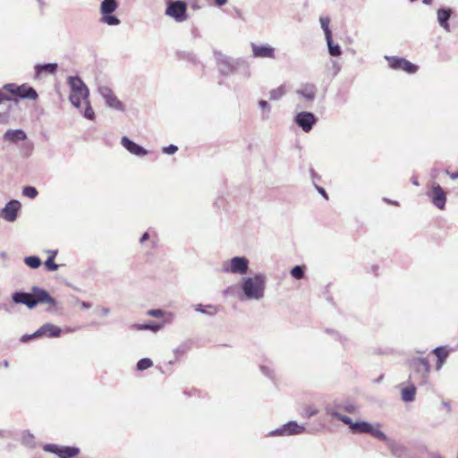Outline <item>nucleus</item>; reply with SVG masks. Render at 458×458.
<instances>
[{
  "mask_svg": "<svg viewBox=\"0 0 458 458\" xmlns=\"http://www.w3.org/2000/svg\"><path fill=\"white\" fill-rule=\"evenodd\" d=\"M13 300L16 303L25 304L30 309H33L38 303H47L52 307L55 305V299L47 291L38 288H33L32 293H15Z\"/></svg>",
  "mask_w": 458,
  "mask_h": 458,
  "instance_id": "f257e3e1",
  "label": "nucleus"
},
{
  "mask_svg": "<svg viewBox=\"0 0 458 458\" xmlns=\"http://www.w3.org/2000/svg\"><path fill=\"white\" fill-rule=\"evenodd\" d=\"M12 99L11 101L18 102L19 99H31L38 98L37 91L28 84L17 85L15 83L5 84L2 89Z\"/></svg>",
  "mask_w": 458,
  "mask_h": 458,
  "instance_id": "f03ea898",
  "label": "nucleus"
},
{
  "mask_svg": "<svg viewBox=\"0 0 458 458\" xmlns=\"http://www.w3.org/2000/svg\"><path fill=\"white\" fill-rule=\"evenodd\" d=\"M69 85L71 87L69 98L75 107H81L83 102L88 103L89 89L80 78L70 77Z\"/></svg>",
  "mask_w": 458,
  "mask_h": 458,
  "instance_id": "7ed1b4c3",
  "label": "nucleus"
},
{
  "mask_svg": "<svg viewBox=\"0 0 458 458\" xmlns=\"http://www.w3.org/2000/svg\"><path fill=\"white\" fill-rule=\"evenodd\" d=\"M265 277L263 276H255L244 280L242 289L247 297L250 299H259L264 294Z\"/></svg>",
  "mask_w": 458,
  "mask_h": 458,
  "instance_id": "20e7f679",
  "label": "nucleus"
},
{
  "mask_svg": "<svg viewBox=\"0 0 458 458\" xmlns=\"http://www.w3.org/2000/svg\"><path fill=\"white\" fill-rule=\"evenodd\" d=\"M351 430L352 433H366L379 440H386V436L380 430L378 424L373 426L366 421L353 422Z\"/></svg>",
  "mask_w": 458,
  "mask_h": 458,
  "instance_id": "39448f33",
  "label": "nucleus"
},
{
  "mask_svg": "<svg viewBox=\"0 0 458 458\" xmlns=\"http://www.w3.org/2000/svg\"><path fill=\"white\" fill-rule=\"evenodd\" d=\"M117 2L115 0H104L101 3L100 12L102 14L101 21L114 26L118 25L120 23V20L111 13H114L117 9Z\"/></svg>",
  "mask_w": 458,
  "mask_h": 458,
  "instance_id": "423d86ee",
  "label": "nucleus"
},
{
  "mask_svg": "<svg viewBox=\"0 0 458 458\" xmlns=\"http://www.w3.org/2000/svg\"><path fill=\"white\" fill-rule=\"evenodd\" d=\"M165 14L177 22L186 21L188 18L186 3L182 1L171 2L165 9Z\"/></svg>",
  "mask_w": 458,
  "mask_h": 458,
  "instance_id": "0eeeda50",
  "label": "nucleus"
},
{
  "mask_svg": "<svg viewBox=\"0 0 458 458\" xmlns=\"http://www.w3.org/2000/svg\"><path fill=\"white\" fill-rule=\"evenodd\" d=\"M249 261L244 257H234L223 266V270L227 273L243 275L248 270Z\"/></svg>",
  "mask_w": 458,
  "mask_h": 458,
  "instance_id": "6e6552de",
  "label": "nucleus"
},
{
  "mask_svg": "<svg viewBox=\"0 0 458 458\" xmlns=\"http://www.w3.org/2000/svg\"><path fill=\"white\" fill-rule=\"evenodd\" d=\"M43 449L58 455L60 458H73L80 454V449L74 446H62L55 444L46 445Z\"/></svg>",
  "mask_w": 458,
  "mask_h": 458,
  "instance_id": "1a4fd4ad",
  "label": "nucleus"
},
{
  "mask_svg": "<svg viewBox=\"0 0 458 458\" xmlns=\"http://www.w3.org/2000/svg\"><path fill=\"white\" fill-rule=\"evenodd\" d=\"M387 61L389 66L394 70H403L408 73H414L418 70V67L415 64L404 58L392 56L388 57Z\"/></svg>",
  "mask_w": 458,
  "mask_h": 458,
  "instance_id": "9d476101",
  "label": "nucleus"
},
{
  "mask_svg": "<svg viewBox=\"0 0 458 458\" xmlns=\"http://www.w3.org/2000/svg\"><path fill=\"white\" fill-rule=\"evenodd\" d=\"M316 121L314 114L309 112L299 113L295 118L296 123L306 132L312 129Z\"/></svg>",
  "mask_w": 458,
  "mask_h": 458,
  "instance_id": "9b49d317",
  "label": "nucleus"
},
{
  "mask_svg": "<svg viewBox=\"0 0 458 458\" xmlns=\"http://www.w3.org/2000/svg\"><path fill=\"white\" fill-rule=\"evenodd\" d=\"M431 197L432 203L439 209L443 210L446 202V194L443 188L437 184L432 187V191L429 194Z\"/></svg>",
  "mask_w": 458,
  "mask_h": 458,
  "instance_id": "f8f14e48",
  "label": "nucleus"
},
{
  "mask_svg": "<svg viewBox=\"0 0 458 458\" xmlns=\"http://www.w3.org/2000/svg\"><path fill=\"white\" fill-rule=\"evenodd\" d=\"M21 207V205L18 200L13 199L9 201L2 210L3 217L9 222L15 221Z\"/></svg>",
  "mask_w": 458,
  "mask_h": 458,
  "instance_id": "ddd939ff",
  "label": "nucleus"
},
{
  "mask_svg": "<svg viewBox=\"0 0 458 458\" xmlns=\"http://www.w3.org/2000/svg\"><path fill=\"white\" fill-rule=\"evenodd\" d=\"M411 367L417 372L421 374V377L424 380L426 376L428 374L430 365L428 360L424 358H414L410 362Z\"/></svg>",
  "mask_w": 458,
  "mask_h": 458,
  "instance_id": "4468645a",
  "label": "nucleus"
},
{
  "mask_svg": "<svg viewBox=\"0 0 458 458\" xmlns=\"http://www.w3.org/2000/svg\"><path fill=\"white\" fill-rule=\"evenodd\" d=\"M251 49L254 57L258 58H274L275 48L268 45L251 44Z\"/></svg>",
  "mask_w": 458,
  "mask_h": 458,
  "instance_id": "2eb2a0df",
  "label": "nucleus"
},
{
  "mask_svg": "<svg viewBox=\"0 0 458 458\" xmlns=\"http://www.w3.org/2000/svg\"><path fill=\"white\" fill-rule=\"evenodd\" d=\"M61 335V329L53 324H45L39 327L34 335L47 336V337H58Z\"/></svg>",
  "mask_w": 458,
  "mask_h": 458,
  "instance_id": "dca6fc26",
  "label": "nucleus"
},
{
  "mask_svg": "<svg viewBox=\"0 0 458 458\" xmlns=\"http://www.w3.org/2000/svg\"><path fill=\"white\" fill-rule=\"evenodd\" d=\"M122 145L131 153L138 157H142L147 154V150L140 147V145L136 144L135 142L131 141L127 137L122 138Z\"/></svg>",
  "mask_w": 458,
  "mask_h": 458,
  "instance_id": "f3484780",
  "label": "nucleus"
},
{
  "mask_svg": "<svg viewBox=\"0 0 458 458\" xmlns=\"http://www.w3.org/2000/svg\"><path fill=\"white\" fill-rule=\"evenodd\" d=\"M102 95L105 98L106 104L115 109H122L123 104L122 102L116 98V96L114 94V92L109 89H102Z\"/></svg>",
  "mask_w": 458,
  "mask_h": 458,
  "instance_id": "a211bd4d",
  "label": "nucleus"
},
{
  "mask_svg": "<svg viewBox=\"0 0 458 458\" xmlns=\"http://www.w3.org/2000/svg\"><path fill=\"white\" fill-rule=\"evenodd\" d=\"M305 431V428L303 426L298 425L294 421L288 422L284 426L282 429H280L281 435H297L301 434Z\"/></svg>",
  "mask_w": 458,
  "mask_h": 458,
  "instance_id": "6ab92c4d",
  "label": "nucleus"
},
{
  "mask_svg": "<svg viewBox=\"0 0 458 458\" xmlns=\"http://www.w3.org/2000/svg\"><path fill=\"white\" fill-rule=\"evenodd\" d=\"M433 353L437 357V364L436 369L438 370L442 368L443 364L445 363V360L447 359L449 355V351L446 347L441 346L437 347L433 351Z\"/></svg>",
  "mask_w": 458,
  "mask_h": 458,
  "instance_id": "aec40b11",
  "label": "nucleus"
},
{
  "mask_svg": "<svg viewBox=\"0 0 458 458\" xmlns=\"http://www.w3.org/2000/svg\"><path fill=\"white\" fill-rule=\"evenodd\" d=\"M27 136L22 130H8L4 134V139L10 142H17L26 140Z\"/></svg>",
  "mask_w": 458,
  "mask_h": 458,
  "instance_id": "412c9836",
  "label": "nucleus"
},
{
  "mask_svg": "<svg viewBox=\"0 0 458 458\" xmlns=\"http://www.w3.org/2000/svg\"><path fill=\"white\" fill-rule=\"evenodd\" d=\"M317 89L314 84L307 83L301 86L298 93L308 100L314 99Z\"/></svg>",
  "mask_w": 458,
  "mask_h": 458,
  "instance_id": "4be33fe9",
  "label": "nucleus"
},
{
  "mask_svg": "<svg viewBox=\"0 0 458 458\" xmlns=\"http://www.w3.org/2000/svg\"><path fill=\"white\" fill-rule=\"evenodd\" d=\"M451 16V10L449 9H440L437 12V20L439 24L445 30H448L449 24L448 20Z\"/></svg>",
  "mask_w": 458,
  "mask_h": 458,
  "instance_id": "5701e85b",
  "label": "nucleus"
},
{
  "mask_svg": "<svg viewBox=\"0 0 458 458\" xmlns=\"http://www.w3.org/2000/svg\"><path fill=\"white\" fill-rule=\"evenodd\" d=\"M57 69L56 64H47L44 65H38L36 67V76L38 78L43 72L54 73Z\"/></svg>",
  "mask_w": 458,
  "mask_h": 458,
  "instance_id": "b1692460",
  "label": "nucleus"
},
{
  "mask_svg": "<svg viewBox=\"0 0 458 458\" xmlns=\"http://www.w3.org/2000/svg\"><path fill=\"white\" fill-rule=\"evenodd\" d=\"M416 389L413 386L405 387L402 390V398L405 402H411L414 399Z\"/></svg>",
  "mask_w": 458,
  "mask_h": 458,
  "instance_id": "393cba45",
  "label": "nucleus"
},
{
  "mask_svg": "<svg viewBox=\"0 0 458 458\" xmlns=\"http://www.w3.org/2000/svg\"><path fill=\"white\" fill-rule=\"evenodd\" d=\"M327 43L328 46L329 54L333 56H338L341 55V48L338 45H335L332 39V36L330 38H326Z\"/></svg>",
  "mask_w": 458,
  "mask_h": 458,
  "instance_id": "a878e982",
  "label": "nucleus"
},
{
  "mask_svg": "<svg viewBox=\"0 0 458 458\" xmlns=\"http://www.w3.org/2000/svg\"><path fill=\"white\" fill-rule=\"evenodd\" d=\"M24 263L30 268H38L41 266V260L38 257L30 256L24 259Z\"/></svg>",
  "mask_w": 458,
  "mask_h": 458,
  "instance_id": "bb28decb",
  "label": "nucleus"
},
{
  "mask_svg": "<svg viewBox=\"0 0 458 458\" xmlns=\"http://www.w3.org/2000/svg\"><path fill=\"white\" fill-rule=\"evenodd\" d=\"M164 327V323L156 324V323H149V324H144V325H139L137 326L138 329L140 330H151L154 332H157L160 330Z\"/></svg>",
  "mask_w": 458,
  "mask_h": 458,
  "instance_id": "cd10ccee",
  "label": "nucleus"
},
{
  "mask_svg": "<svg viewBox=\"0 0 458 458\" xmlns=\"http://www.w3.org/2000/svg\"><path fill=\"white\" fill-rule=\"evenodd\" d=\"M330 19L327 17H321L320 23L321 27L325 32L326 38H330L332 36L331 30L329 29Z\"/></svg>",
  "mask_w": 458,
  "mask_h": 458,
  "instance_id": "c85d7f7f",
  "label": "nucleus"
},
{
  "mask_svg": "<svg viewBox=\"0 0 458 458\" xmlns=\"http://www.w3.org/2000/svg\"><path fill=\"white\" fill-rule=\"evenodd\" d=\"M153 365V362L150 359L148 358H144V359H141L138 361L137 363V369L139 370H145L150 367H152Z\"/></svg>",
  "mask_w": 458,
  "mask_h": 458,
  "instance_id": "c756f323",
  "label": "nucleus"
},
{
  "mask_svg": "<svg viewBox=\"0 0 458 458\" xmlns=\"http://www.w3.org/2000/svg\"><path fill=\"white\" fill-rule=\"evenodd\" d=\"M285 94V88L280 86L270 92V99H278Z\"/></svg>",
  "mask_w": 458,
  "mask_h": 458,
  "instance_id": "7c9ffc66",
  "label": "nucleus"
},
{
  "mask_svg": "<svg viewBox=\"0 0 458 458\" xmlns=\"http://www.w3.org/2000/svg\"><path fill=\"white\" fill-rule=\"evenodd\" d=\"M22 194L30 199H34L38 196V192L36 188L26 186L22 190Z\"/></svg>",
  "mask_w": 458,
  "mask_h": 458,
  "instance_id": "2f4dec72",
  "label": "nucleus"
},
{
  "mask_svg": "<svg viewBox=\"0 0 458 458\" xmlns=\"http://www.w3.org/2000/svg\"><path fill=\"white\" fill-rule=\"evenodd\" d=\"M291 275L296 279H301L304 276V269L301 266H295L291 270Z\"/></svg>",
  "mask_w": 458,
  "mask_h": 458,
  "instance_id": "473e14b6",
  "label": "nucleus"
},
{
  "mask_svg": "<svg viewBox=\"0 0 458 458\" xmlns=\"http://www.w3.org/2000/svg\"><path fill=\"white\" fill-rule=\"evenodd\" d=\"M335 418H336L338 420H341L342 422H344V424L348 425L349 428H351V425L353 423L352 420H351V418L345 416V415H343L339 412H334L332 414Z\"/></svg>",
  "mask_w": 458,
  "mask_h": 458,
  "instance_id": "72a5a7b5",
  "label": "nucleus"
},
{
  "mask_svg": "<svg viewBox=\"0 0 458 458\" xmlns=\"http://www.w3.org/2000/svg\"><path fill=\"white\" fill-rule=\"evenodd\" d=\"M45 267L48 271H55L58 269V265L55 263L53 257H48L45 262Z\"/></svg>",
  "mask_w": 458,
  "mask_h": 458,
  "instance_id": "f704fd0d",
  "label": "nucleus"
},
{
  "mask_svg": "<svg viewBox=\"0 0 458 458\" xmlns=\"http://www.w3.org/2000/svg\"><path fill=\"white\" fill-rule=\"evenodd\" d=\"M87 106L84 112V116L89 120H94L95 118V113L93 111V108L89 106V103H86Z\"/></svg>",
  "mask_w": 458,
  "mask_h": 458,
  "instance_id": "c9c22d12",
  "label": "nucleus"
},
{
  "mask_svg": "<svg viewBox=\"0 0 458 458\" xmlns=\"http://www.w3.org/2000/svg\"><path fill=\"white\" fill-rule=\"evenodd\" d=\"M147 314L155 318H162L164 316V311L162 310H149Z\"/></svg>",
  "mask_w": 458,
  "mask_h": 458,
  "instance_id": "e433bc0d",
  "label": "nucleus"
},
{
  "mask_svg": "<svg viewBox=\"0 0 458 458\" xmlns=\"http://www.w3.org/2000/svg\"><path fill=\"white\" fill-rule=\"evenodd\" d=\"M318 413V411L315 409H312L311 407H306L304 408V415L306 417H311Z\"/></svg>",
  "mask_w": 458,
  "mask_h": 458,
  "instance_id": "4c0bfd02",
  "label": "nucleus"
},
{
  "mask_svg": "<svg viewBox=\"0 0 458 458\" xmlns=\"http://www.w3.org/2000/svg\"><path fill=\"white\" fill-rule=\"evenodd\" d=\"M177 147L174 146V145H170L166 148H164V152L167 153V154H174L177 151Z\"/></svg>",
  "mask_w": 458,
  "mask_h": 458,
  "instance_id": "58836bf2",
  "label": "nucleus"
},
{
  "mask_svg": "<svg viewBox=\"0 0 458 458\" xmlns=\"http://www.w3.org/2000/svg\"><path fill=\"white\" fill-rule=\"evenodd\" d=\"M37 337H40V336L39 335H34V334H32V335H23L21 340L23 342H27L29 340H31V339L37 338Z\"/></svg>",
  "mask_w": 458,
  "mask_h": 458,
  "instance_id": "ea45409f",
  "label": "nucleus"
},
{
  "mask_svg": "<svg viewBox=\"0 0 458 458\" xmlns=\"http://www.w3.org/2000/svg\"><path fill=\"white\" fill-rule=\"evenodd\" d=\"M149 239V234L148 233H144L141 238L140 239V243H143L145 241Z\"/></svg>",
  "mask_w": 458,
  "mask_h": 458,
  "instance_id": "a19ab883",
  "label": "nucleus"
},
{
  "mask_svg": "<svg viewBox=\"0 0 458 458\" xmlns=\"http://www.w3.org/2000/svg\"><path fill=\"white\" fill-rule=\"evenodd\" d=\"M344 410L347 411V412H350V413H352L355 411V407L353 405H348L344 408Z\"/></svg>",
  "mask_w": 458,
  "mask_h": 458,
  "instance_id": "79ce46f5",
  "label": "nucleus"
},
{
  "mask_svg": "<svg viewBox=\"0 0 458 458\" xmlns=\"http://www.w3.org/2000/svg\"><path fill=\"white\" fill-rule=\"evenodd\" d=\"M259 106H260L262 108H266V107H267L268 104H267V101H265V100H260V101H259Z\"/></svg>",
  "mask_w": 458,
  "mask_h": 458,
  "instance_id": "37998d69",
  "label": "nucleus"
},
{
  "mask_svg": "<svg viewBox=\"0 0 458 458\" xmlns=\"http://www.w3.org/2000/svg\"><path fill=\"white\" fill-rule=\"evenodd\" d=\"M447 174H449V176L452 179H457L458 178V172H456V173H449V172H447Z\"/></svg>",
  "mask_w": 458,
  "mask_h": 458,
  "instance_id": "c03bdc74",
  "label": "nucleus"
},
{
  "mask_svg": "<svg viewBox=\"0 0 458 458\" xmlns=\"http://www.w3.org/2000/svg\"><path fill=\"white\" fill-rule=\"evenodd\" d=\"M215 1L218 6L224 5L227 2V0H215Z\"/></svg>",
  "mask_w": 458,
  "mask_h": 458,
  "instance_id": "a18cd8bd",
  "label": "nucleus"
},
{
  "mask_svg": "<svg viewBox=\"0 0 458 458\" xmlns=\"http://www.w3.org/2000/svg\"><path fill=\"white\" fill-rule=\"evenodd\" d=\"M48 253H49L48 257H53V259H55V256L57 255V250H49Z\"/></svg>",
  "mask_w": 458,
  "mask_h": 458,
  "instance_id": "49530a36",
  "label": "nucleus"
},
{
  "mask_svg": "<svg viewBox=\"0 0 458 458\" xmlns=\"http://www.w3.org/2000/svg\"><path fill=\"white\" fill-rule=\"evenodd\" d=\"M318 191H319V192H320V193H321V194H322L326 199H327V193H326V191H325V190H324V189H322V188H318Z\"/></svg>",
  "mask_w": 458,
  "mask_h": 458,
  "instance_id": "de8ad7c7",
  "label": "nucleus"
},
{
  "mask_svg": "<svg viewBox=\"0 0 458 458\" xmlns=\"http://www.w3.org/2000/svg\"><path fill=\"white\" fill-rule=\"evenodd\" d=\"M208 308L212 310L211 311L208 312L209 314H214L216 312V308L215 307L208 306Z\"/></svg>",
  "mask_w": 458,
  "mask_h": 458,
  "instance_id": "09e8293b",
  "label": "nucleus"
},
{
  "mask_svg": "<svg viewBox=\"0 0 458 458\" xmlns=\"http://www.w3.org/2000/svg\"><path fill=\"white\" fill-rule=\"evenodd\" d=\"M433 0H423L424 4H429Z\"/></svg>",
  "mask_w": 458,
  "mask_h": 458,
  "instance_id": "8fccbe9b",
  "label": "nucleus"
},
{
  "mask_svg": "<svg viewBox=\"0 0 458 458\" xmlns=\"http://www.w3.org/2000/svg\"><path fill=\"white\" fill-rule=\"evenodd\" d=\"M199 311H202V312H206L205 310H201V309H198Z\"/></svg>",
  "mask_w": 458,
  "mask_h": 458,
  "instance_id": "3c124183",
  "label": "nucleus"
}]
</instances>
